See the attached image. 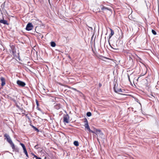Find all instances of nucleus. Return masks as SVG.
<instances>
[{
	"instance_id": "cd10ccee",
	"label": "nucleus",
	"mask_w": 159,
	"mask_h": 159,
	"mask_svg": "<svg viewBox=\"0 0 159 159\" xmlns=\"http://www.w3.org/2000/svg\"><path fill=\"white\" fill-rule=\"evenodd\" d=\"M38 145H36L35 146H34V148H35L37 149L38 148Z\"/></svg>"
},
{
	"instance_id": "dca6fc26",
	"label": "nucleus",
	"mask_w": 159,
	"mask_h": 159,
	"mask_svg": "<svg viewBox=\"0 0 159 159\" xmlns=\"http://www.w3.org/2000/svg\"><path fill=\"white\" fill-rule=\"evenodd\" d=\"M24 152L25 153V154L26 155V157H29L28 155V153L27 151L26 150V148L23 150Z\"/></svg>"
},
{
	"instance_id": "412c9836",
	"label": "nucleus",
	"mask_w": 159,
	"mask_h": 159,
	"mask_svg": "<svg viewBox=\"0 0 159 159\" xmlns=\"http://www.w3.org/2000/svg\"><path fill=\"white\" fill-rule=\"evenodd\" d=\"M34 157L36 158V159H42L40 157H38L36 155H35L34 154Z\"/></svg>"
},
{
	"instance_id": "f03ea898",
	"label": "nucleus",
	"mask_w": 159,
	"mask_h": 159,
	"mask_svg": "<svg viewBox=\"0 0 159 159\" xmlns=\"http://www.w3.org/2000/svg\"><path fill=\"white\" fill-rule=\"evenodd\" d=\"M4 137L5 138V139H6L7 141L9 143H11L12 142V140L10 137V136L8 134H5L4 135Z\"/></svg>"
},
{
	"instance_id": "b1692460",
	"label": "nucleus",
	"mask_w": 159,
	"mask_h": 159,
	"mask_svg": "<svg viewBox=\"0 0 159 159\" xmlns=\"http://www.w3.org/2000/svg\"><path fill=\"white\" fill-rule=\"evenodd\" d=\"M85 127H88V126H89V125H88V123H87V124H84V125Z\"/></svg>"
},
{
	"instance_id": "9d476101",
	"label": "nucleus",
	"mask_w": 159,
	"mask_h": 159,
	"mask_svg": "<svg viewBox=\"0 0 159 159\" xmlns=\"http://www.w3.org/2000/svg\"><path fill=\"white\" fill-rule=\"evenodd\" d=\"M60 107V105L59 104H57L54 106L55 108L57 110L59 109Z\"/></svg>"
},
{
	"instance_id": "f3484780",
	"label": "nucleus",
	"mask_w": 159,
	"mask_h": 159,
	"mask_svg": "<svg viewBox=\"0 0 159 159\" xmlns=\"http://www.w3.org/2000/svg\"><path fill=\"white\" fill-rule=\"evenodd\" d=\"M86 115H87V116H88V117L92 115L91 113L90 112H87Z\"/></svg>"
},
{
	"instance_id": "4be33fe9",
	"label": "nucleus",
	"mask_w": 159,
	"mask_h": 159,
	"mask_svg": "<svg viewBox=\"0 0 159 159\" xmlns=\"http://www.w3.org/2000/svg\"><path fill=\"white\" fill-rule=\"evenodd\" d=\"M85 129H87L89 131L90 130V129L89 128V126H88V127H86Z\"/></svg>"
},
{
	"instance_id": "9b49d317",
	"label": "nucleus",
	"mask_w": 159,
	"mask_h": 159,
	"mask_svg": "<svg viewBox=\"0 0 159 159\" xmlns=\"http://www.w3.org/2000/svg\"><path fill=\"white\" fill-rule=\"evenodd\" d=\"M110 30L111 31V33L109 35V38H110L111 37V36L112 35H113L114 34V31L111 29H110Z\"/></svg>"
},
{
	"instance_id": "f257e3e1",
	"label": "nucleus",
	"mask_w": 159,
	"mask_h": 159,
	"mask_svg": "<svg viewBox=\"0 0 159 159\" xmlns=\"http://www.w3.org/2000/svg\"><path fill=\"white\" fill-rule=\"evenodd\" d=\"M11 50H10L11 51L14 56L16 57H17L16 58H15V59H16V58H18L19 60H20L19 56V54L17 53V54L16 55H15L16 51L15 48L14 46H11Z\"/></svg>"
},
{
	"instance_id": "2f4dec72",
	"label": "nucleus",
	"mask_w": 159,
	"mask_h": 159,
	"mask_svg": "<svg viewBox=\"0 0 159 159\" xmlns=\"http://www.w3.org/2000/svg\"><path fill=\"white\" fill-rule=\"evenodd\" d=\"M49 3H50V2L49 1Z\"/></svg>"
},
{
	"instance_id": "c85d7f7f",
	"label": "nucleus",
	"mask_w": 159,
	"mask_h": 159,
	"mask_svg": "<svg viewBox=\"0 0 159 159\" xmlns=\"http://www.w3.org/2000/svg\"><path fill=\"white\" fill-rule=\"evenodd\" d=\"M128 80H129V81H130L129 76V75L128 74Z\"/></svg>"
},
{
	"instance_id": "a211bd4d",
	"label": "nucleus",
	"mask_w": 159,
	"mask_h": 159,
	"mask_svg": "<svg viewBox=\"0 0 159 159\" xmlns=\"http://www.w3.org/2000/svg\"><path fill=\"white\" fill-rule=\"evenodd\" d=\"M20 145L23 148V149H26V148L25 147V146L24 144L20 143Z\"/></svg>"
},
{
	"instance_id": "c756f323",
	"label": "nucleus",
	"mask_w": 159,
	"mask_h": 159,
	"mask_svg": "<svg viewBox=\"0 0 159 159\" xmlns=\"http://www.w3.org/2000/svg\"><path fill=\"white\" fill-rule=\"evenodd\" d=\"M89 27L91 30H93V28L92 27Z\"/></svg>"
},
{
	"instance_id": "2eb2a0df",
	"label": "nucleus",
	"mask_w": 159,
	"mask_h": 159,
	"mask_svg": "<svg viewBox=\"0 0 159 159\" xmlns=\"http://www.w3.org/2000/svg\"><path fill=\"white\" fill-rule=\"evenodd\" d=\"M51 45L52 47H55L56 45V44L54 42H52L51 43Z\"/></svg>"
},
{
	"instance_id": "7ed1b4c3",
	"label": "nucleus",
	"mask_w": 159,
	"mask_h": 159,
	"mask_svg": "<svg viewBox=\"0 0 159 159\" xmlns=\"http://www.w3.org/2000/svg\"><path fill=\"white\" fill-rule=\"evenodd\" d=\"M63 122L68 123L69 122V116L68 114L64 115L63 116Z\"/></svg>"
},
{
	"instance_id": "1a4fd4ad",
	"label": "nucleus",
	"mask_w": 159,
	"mask_h": 159,
	"mask_svg": "<svg viewBox=\"0 0 159 159\" xmlns=\"http://www.w3.org/2000/svg\"><path fill=\"white\" fill-rule=\"evenodd\" d=\"M0 23H3L4 24H6V25L8 24L7 21L6 20H0Z\"/></svg>"
},
{
	"instance_id": "393cba45",
	"label": "nucleus",
	"mask_w": 159,
	"mask_h": 159,
	"mask_svg": "<svg viewBox=\"0 0 159 159\" xmlns=\"http://www.w3.org/2000/svg\"><path fill=\"white\" fill-rule=\"evenodd\" d=\"M85 127H88V126H89V125H88V123H87V124H84V125Z\"/></svg>"
},
{
	"instance_id": "6e6552de",
	"label": "nucleus",
	"mask_w": 159,
	"mask_h": 159,
	"mask_svg": "<svg viewBox=\"0 0 159 159\" xmlns=\"http://www.w3.org/2000/svg\"><path fill=\"white\" fill-rule=\"evenodd\" d=\"M114 91L116 93H118V92H122V89H117V90H116L115 88V85L114 86L113 88Z\"/></svg>"
},
{
	"instance_id": "423d86ee",
	"label": "nucleus",
	"mask_w": 159,
	"mask_h": 159,
	"mask_svg": "<svg viewBox=\"0 0 159 159\" xmlns=\"http://www.w3.org/2000/svg\"><path fill=\"white\" fill-rule=\"evenodd\" d=\"M95 134L97 136H102L103 134L102 132L100 130L96 129Z\"/></svg>"
},
{
	"instance_id": "f8f14e48",
	"label": "nucleus",
	"mask_w": 159,
	"mask_h": 159,
	"mask_svg": "<svg viewBox=\"0 0 159 159\" xmlns=\"http://www.w3.org/2000/svg\"><path fill=\"white\" fill-rule=\"evenodd\" d=\"M11 146V147H12V148L13 149H14L15 150V148L14 144L13 143V142H11L10 143H9Z\"/></svg>"
},
{
	"instance_id": "aec40b11",
	"label": "nucleus",
	"mask_w": 159,
	"mask_h": 159,
	"mask_svg": "<svg viewBox=\"0 0 159 159\" xmlns=\"http://www.w3.org/2000/svg\"><path fill=\"white\" fill-rule=\"evenodd\" d=\"M152 32L153 34L156 35L157 34L156 32L154 30H152Z\"/></svg>"
},
{
	"instance_id": "6ab92c4d",
	"label": "nucleus",
	"mask_w": 159,
	"mask_h": 159,
	"mask_svg": "<svg viewBox=\"0 0 159 159\" xmlns=\"http://www.w3.org/2000/svg\"><path fill=\"white\" fill-rule=\"evenodd\" d=\"M84 122L85 124H87L88 123V120L86 118H85L84 119Z\"/></svg>"
},
{
	"instance_id": "ddd939ff",
	"label": "nucleus",
	"mask_w": 159,
	"mask_h": 159,
	"mask_svg": "<svg viewBox=\"0 0 159 159\" xmlns=\"http://www.w3.org/2000/svg\"><path fill=\"white\" fill-rule=\"evenodd\" d=\"M100 8H101V9L103 11H105V10H106V9L109 10V9H108V8H107V7H105L104 6H101Z\"/></svg>"
},
{
	"instance_id": "39448f33",
	"label": "nucleus",
	"mask_w": 159,
	"mask_h": 159,
	"mask_svg": "<svg viewBox=\"0 0 159 159\" xmlns=\"http://www.w3.org/2000/svg\"><path fill=\"white\" fill-rule=\"evenodd\" d=\"M17 84L20 86L23 87L25 86V83L23 81H21L18 80L17 81Z\"/></svg>"
},
{
	"instance_id": "4468645a",
	"label": "nucleus",
	"mask_w": 159,
	"mask_h": 159,
	"mask_svg": "<svg viewBox=\"0 0 159 159\" xmlns=\"http://www.w3.org/2000/svg\"><path fill=\"white\" fill-rule=\"evenodd\" d=\"M74 145L76 146H78L79 145V143L77 141H75L73 143Z\"/></svg>"
},
{
	"instance_id": "bb28decb",
	"label": "nucleus",
	"mask_w": 159,
	"mask_h": 159,
	"mask_svg": "<svg viewBox=\"0 0 159 159\" xmlns=\"http://www.w3.org/2000/svg\"><path fill=\"white\" fill-rule=\"evenodd\" d=\"M34 127V129H35V130H36L38 132L39 131V130L37 128H36Z\"/></svg>"
},
{
	"instance_id": "a878e982",
	"label": "nucleus",
	"mask_w": 159,
	"mask_h": 159,
	"mask_svg": "<svg viewBox=\"0 0 159 159\" xmlns=\"http://www.w3.org/2000/svg\"><path fill=\"white\" fill-rule=\"evenodd\" d=\"M71 89H73V90H74L75 91H78V90H77L76 89H75V88H71Z\"/></svg>"
},
{
	"instance_id": "7c9ffc66",
	"label": "nucleus",
	"mask_w": 159,
	"mask_h": 159,
	"mask_svg": "<svg viewBox=\"0 0 159 159\" xmlns=\"http://www.w3.org/2000/svg\"><path fill=\"white\" fill-rule=\"evenodd\" d=\"M37 105H38V102H37Z\"/></svg>"
},
{
	"instance_id": "5701e85b",
	"label": "nucleus",
	"mask_w": 159,
	"mask_h": 159,
	"mask_svg": "<svg viewBox=\"0 0 159 159\" xmlns=\"http://www.w3.org/2000/svg\"><path fill=\"white\" fill-rule=\"evenodd\" d=\"M89 131L91 132L92 133H94V134H95V132H96V130L95 131H94L91 130V129H90V130H89Z\"/></svg>"
},
{
	"instance_id": "20e7f679",
	"label": "nucleus",
	"mask_w": 159,
	"mask_h": 159,
	"mask_svg": "<svg viewBox=\"0 0 159 159\" xmlns=\"http://www.w3.org/2000/svg\"><path fill=\"white\" fill-rule=\"evenodd\" d=\"M33 26L31 23H29L27 24L26 29L28 31L30 30L33 29Z\"/></svg>"
},
{
	"instance_id": "0eeeda50",
	"label": "nucleus",
	"mask_w": 159,
	"mask_h": 159,
	"mask_svg": "<svg viewBox=\"0 0 159 159\" xmlns=\"http://www.w3.org/2000/svg\"><path fill=\"white\" fill-rule=\"evenodd\" d=\"M0 80L2 82L1 85L2 86H4L6 84L5 80L4 78L3 77H1L0 78Z\"/></svg>"
}]
</instances>
